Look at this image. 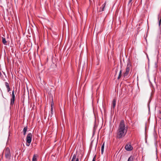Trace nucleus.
Segmentation results:
<instances>
[{
    "label": "nucleus",
    "mask_w": 161,
    "mask_h": 161,
    "mask_svg": "<svg viewBox=\"0 0 161 161\" xmlns=\"http://www.w3.org/2000/svg\"><path fill=\"white\" fill-rule=\"evenodd\" d=\"M7 90H8V92L10 91V87H8V88H7Z\"/></svg>",
    "instance_id": "5701e85b"
},
{
    "label": "nucleus",
    "mask_w": 161,
    "mask_h": 161,
    "mask_svg": "<svg viewBox=\"0 0 161 161\" xmlns=\"http://www.w3.org/2000/svg\"><path fill=\"white\" fill-rule=\"evenodd\" d=\"M134 158L133 156H131L129 158L127 161H133Z\"/></svg>",
    "instance_id": "ddd939ff"
},
{
    "label": "nucleus",
    "mask_w": 161,
    "mask_h": 161,
    "mask_svg": "<svg viewBox=\"0 0 161 161\" xmlns=\"http://www.w3.org/2000/svg\"><path fill=\"white\" fill-rule=\"evenodd\" d=\"M132 69V67L130 61L127 62V66L125 69V71L123 74V76L124 78H127L128 77V75L130 71Z\"/></svg>",
    "instance_id": "f03ea898"
},
{
    "label": "nucleus",
    "mask_w": 161,
    "mask_h": 161,
    "mask_svg": "<svg viewBox=\"0 0 161 161\" xmlns=\"http://www.w3.org/2000/svg\"><path fill=\"white\" fill-rule=\"evenodd\" d=\"M98 121H95L94 124V129H96L97 127L98 124Z\"/></svg>",
    "instance_id": "9d476101"
},
{
    "label": "nucleus",
    "mask_w": 161,
    "mask_h": 161,
    "mask_svg": "<svg viewBox=\"0 0 161 161\" xmlns=\"http://www.w3.org/2000/svg\"><path fill=\"white\" fill-rule=\"evenodd\" d=\"M53 101L51 103V107H53Z\"/></svg>",
    "instance_id": "4be33fe9"
},
{
    "label": "nucleus",
    "mask_w": 161,
    "mask_h": 161,
    "mask_svg": "<svg viewBox=\"0 0 161 161\" xmlns=\"http://www.w3.org/2000/svg\"><path fill=\"white\" fill-rule=\"evenodd\" d=\"M161 25V20H159V25L160 26Z\"/></svg>",
    "instance_id": "b1692460"
},
{
    "label": "nucleus",
    "mask_w": 161,
    "mask_h": 161,
    "mask_svg": "<svg viewBox=\"0 0 161 161\" xmlns=\"http://www.w3.org/2000/svg\"><path fill=\"white\" fill-rule=\"evenodd\" d=\"M116 100L115 99H114L113 100L112 103V107L113 108H114L115 105H116Z\"/></svg>",
    "instance_id": "6e6552de"
},
{
    "label": "nucleus",
    "mask_w": 161,
    "mask_h": 161,
    "mask_svg": "<svg viewBox=\"0 0 161 161\" xmlns=\"http://www.w3.org/2000/svg\"><path fill=\"white\" fill-rule=\"evenodd\" d=\"M127 130V126L124 121H121L117 131V137L120 139L124 137L126 134Z\"/></svg>",
    "instance_id": "f257e3e1"
},
{
    "label": "nucleus",
    "mask_w": 161,
    "mask_h": 161,
    "mask_svg": "<svg viewBox=\"0 0 161 161\" xmlns=\"http://www.w3.org/2000/svg\"><path fill=\"white\" fill-rule=\"evenodd\" d=\"M104 147V142L103 143L101 147V153L103 154Z\"/></svg>",
    "instance_id": "9b49d317"
},
{
    "label": "nucleus",
    "mask_w": 161,
    "mask_h": 161,
    "mask_svg": "<svg viewBox=\"0 0 161 161\" xmlns=\"http://www.w3.org/2000/svg\"><path fill=\"white\" fill-rule=\"evenodd\" d=\"M51 113H52V114H53V107H51Z\"/></svg>",
    "instance_id": "412c9836"
},
{
    "label": "nucleus",
    "mask_w": 161,
    "mask_h": 161,
    "mask_svg": "<svg viewBox=\"0 0 161 161\" xmlns=\"http://www.w3.org/2000/svg\"><path fill=\"white\" fill-rule=\"evenodd\" d=\"M33 107H32V109H33V108H33Z\"/></svg>",
    "instance_id": "c85d7f7f"
},
{
    "label": "nucleus",
    "mask_w": 161,
    "mask_h": 161,
    "mask_svg": "<svg viewBox=\"0 0 161 161\" xmlns=\"http://www.w3.org/2000/svg\"><path fill=\"white\" fill-rule=\"evenodd\" d=\"M2 42L5 45H6L7 41H6L5 38H2Z\"/></svg>",
    "instance_id": "dca6fc26"
},
{
    "label": "nucleus",
    "mask_w": 161,
    "mask_h": 161,
    "mask_svg": "<svg viewBox=\"0 0 161 161\" xmlns=\"http://www.w3.org/2000/svg\"><path fill=\"white\" fill-rule=\"evenodd\" d=\"M5 86L7 87V88H8V87H9V84L7 82H5Z\"/></svg>",
    "instance_id": "a211bd4d"
},
{
    "label": "nucleus",
    "mask_w": 161,
    "mask_h": 161,
    "mask_svg": "<svg viewBox=\"0 0 161 161\" xmlns=\"http://www.w3.org/2000/svg\"><path fill=\"white\" fill-rule=\"evenodd\" d=\"M122 71L121 70H120L119 72V76L118 77V79H119L121 78V75H122Z\"/></svg>",
    "instance_id": "f3484780"
},
{
    "label": "nucleus",
    "mask_w": 161,
    "mask_h": 161,
    "mask_svg": "<svg viewBox=\"0 0 161 161\" xmlns=\"http://www.w3.org/2000/svg\"><path fill=\"white\" fill-rule=\"evenodd\" d=\"M94 140H92L91 142V144H90V147H92L93 146V142H94Z\"/></svg>",
    "instance_id": "6ab92c4d"
},
{
    "label": "nucleus",
    "mask_w": 161,
    "mask_h": 161,
    "mask_svg": "<svg viewBox=\"0 0 161 161\" xmlns=\"http://www.w3.org/2000/svg\"><path fill=\"white\" fill-rule=\"evenodd\" d=\"M15 96L14 94V91L13 90L12 92V98L11 99L10 105H13L15 101Z\"/></svg>",
    "instance_id": "39448f33"
},
{
    "label": "nucleus",
    "mask_w": 161,
    "mask_h": 161,
    "mask_svg": "<svg viewBox=\"0 0 161 161\" xmlns=\"http://www.w3.org/2000/svg\"><path fill=\"white\" fill-rule=\"evenodd\" d=\"M95 158H96V156H95V157H94V158H93L92 161H95Z\"/></svg>",
    "instance_id": "393cba45"
},
{
    "label": "nucleus",
    "mask_w": 161,
    "mask_h": 161,
    "mask_svg": "<svg viewBox=\"0 0 161 161\" xmlns=\"http://www.w3.org/2000/svg\"><path fill=\"white\" fill-rule=\"evenodd\" d=\"M71 161H79L78 158H76V154H74L73 155Z\"/></svg>",
    "instance_id": "0eeeda50"
},
{
    "label": "nucleus",
    "mask_w": 161,
    "mask_h": 161,
    "mask_svg": "<svg viewBox=\"0 0 161 161\" xmlns=\"http://www.w3.org/2000/svg\"><path fill=\"white\" fill-rule=\"evenodd\" d=\"M125 148L128 151H130L133 149V147L130 144H127L125 147Z\"/></svg>",
    "instance_id": "423d86ee"
},
{
    "label": "nucleus",
    "mask_w": 161,
    "mask_h": 161,
    "mask_svg": "<svg viewBox=\"0 0 161 161\" xmlns=\"http://www.w3.org/2000/svg\"><path fill=\"white\" fill-rule=\"evenodd\" d=\"M133 1V0H129L128 3V5H130V6H131L132 4Z\"/></svg>",
    "instance_id": "2eb2a0df"
},
{
    "label": "nucleus",
    "mask_w": 161,
    "mask_h": 161,
    "mask_svg": "<svg viewBox=\"0 0 161 161\" xmlns=\"http://www.w3.org/2000/svg\"><path fill=\"white\" fill-rule=\"evenodd\" d=\"M106 5V3L105 2L103 5L102 6V10L101 11H103L104 10V8L105 7Z\"/></svg>",
    "instance_id": "4468645a"
},
{
    "label": "nucleus",
    "mask_w": 161,
    "mask_h": 161,
    "mask_svg": "<svg viewBox=\"0 0 161 161\" xmlns=\"http://www.w3.org/2000/svg\"><path fill=\"white\" fill-rule=\"evenodd\" d=\"M32 136V135L31 133H28L27 136L26 142H27L26 145L27 146H29L30 145L31 142Z\"/></svg>",
    "instance_id": "7ed1b4c3"
},
{
    "label": "nucleus",
    "mask_w": 161,
    "mask_h": 161,
    "mask_svg": "<svg viewBox=\"0 0 161 161\" xmlns=\"http://www.w3.org/2000/svg\"><path fill=\"white\" fill-rule=\"evenodd\" d=\"M27 129V126L25 127L24 128L23 130V132L24 135H25Z\"/></svg>",
    "instance_id": "f8f14e48"
},
{
    "label": "nucleus",
    "mask_w": 161,
    "mask_h": 161,
    "mask_svg": "<svg viewBox=\"0 0 161 161\" xmlns=\"http://www.w3.org/2000/svg\"><path fill=\"white\" fill-rule=\"evenodd\" d=\"M160 20H161V18H160Z\"/></svg>",
    "instance_id": "bb28decb"
},
{
    "label": "nucleus",
    "mask_w": 161,
    "mask_h": 161,
    "mask_svg": "<svg viewBox=\"0 0 161 161\" xmlns=\"http://www.w3.org/2000/svg\"><path fill=\"white\" fill-rule=\"evenodd\" d=\"M38 157V155L37 154H34L33 155L32 161H37V157Z\"/></svg>",
    "instance_id": "1a4fd4ad"
},
{
    "label": "nucleus",
    "mask_w": 161,
    "mask_h": 161,
    "mask_svg": "<svg viewBox=\"0 0 161 161\" xmlns=\"http://www.w3.org/2000/svg\"><path fill=\"white\" fill-rule=\"evenodd\" d=\"M3 153H5V157L8 159H9L11 156L10 151L8 147H7L3 152Z\"/></svg>",
    "instance_id": "20e7f679"
},
{
    "label": "nucleus",
    "mask_w": 161,
    "mask_h": 161,
    "mask_svg": "<svg viewBox=\"0 0 161 161\" xmlns=\"http://www.w3.org/2000/svg\"><path fill=\"white\" fill-rule=\"evenodd\" d=\"M159 113L161 114V111H159Z\"/></svg>",
    "instance_id": "a878e982"
},
{
    "label": "nucleus",
    "mask_w": 161,
    "mask_h": 161,
    "mask_svg": "<svg viewBox=\"0 0 161 161\" xmlns=\"http://www.w3.org/2000/svg\"><path fill=\"white\" fill-rule=\"evenodd\" d=\"M32 104H31V106H32Z\"/></svg>",
    "instance_id": "cd10ccee"
},
{
    "label": "nucleus",
    "mask_w": 161,
    "mask_h": 161,
    "mask_svg": "<svg viewBox=\"0 0 161 161\" xmlns=\"http://www.w3.org/2000/svg\"><path fill=\"white\" fill-rule=\"evenodd\" d=\"M95 143V149L96 150V148L97 146V141H96Z\"/></svg>",
    "instance_id": "aec40b11"
}]
</instances>
